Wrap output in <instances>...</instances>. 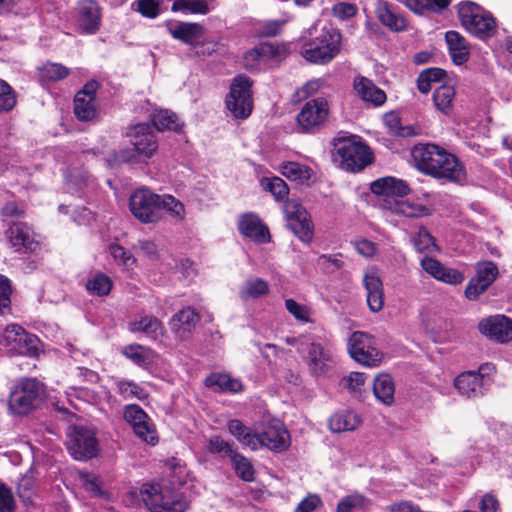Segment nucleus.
<instances>
[{"instance_id":"f257e3e1","label":"nucleus","mask_w":512,"mask_h":512,"mask_svg":"<svg viewBox=\"0 0 512 512\" xmlns=\"http://www.w3.org/2000/svg\"><path fill=\"white\" fill-rule=\"evenodd\" d=\"M416 169L437 180L461 184L466 181L465 165L444 147L434 143H418L411 149Z\"/></svg>"},{"instance_id":"f03ea898","label":"nucleus","mask_w":512,"mask_h":512,"mask_svg":"<svg viewBox=\"0 0 512 512\" xmlns=\"http://www.w3.org/2000/svg\"><path fill=\"white\" fill-rule=\"evenodd\" d=\"M127 135L130 138L131 147L113 151L108 158L111 167L122 164L147 163L157 154L158 138L148 123L131 126Z\"/></svg>"},{"instance_id":"7ed1b4c3","label":"nucleus","mask_w":512,"mask_h":512,"mask_svg":"<svg viewBox=\"0 0 512 512\" xmlns=\"http://www.w3.org/2000/svg\"><path fill=\"white\" fill-rule=\"evenodd\" d=\"M332 156L339 167L347 172L357 173L373 163L371 148L357 135H340L332 140Z\"/></svg>"},{"instance_id":"20e7f679","label":"nucleus","mask_w":512,"mask_h":512,"mask_svg":"<svg viewBox=\"0 0 512 512\" xmlns=\"http://www.w3.org/2000/svg\"><path fill=\"white\" fill-rule=\"evenodd\" d=\"M140 495L149 512H185L189 507L183 494L166 481L143 484Z\"/></svg>"},{"instance_id":"39448f33","label":"nucleus","mask_w":512,"mask_h":512,"mask_svg":"<svg viewBox=\"0 0 512 512\" xmlns=\"http://www.w3.org/2000/svg\"><path fill=\"white\" fill-rule=\"evenodd\" d=\"M457 14L462 26L480 40L489 39L496 33V19L489 11L472 1L460 2Z\"/></svg>"},{"instance_id":"423d86ee","label":"nucleus","mask_w":512,"mask_h":512,"mask_svg":"<svg viewBox=\"0 0 512 512\" xmlns=\"http://www.w3.org/2000/svg\"><path fill=\"white\" fill-rule=\"evenodd\" d=\"M341 42L342 35L339 30L324 27L318 37L304 45L302 56L314 64H327L340 53Z\"/></svg>"},{"instance_id":"0eeeda50","label":"nucleus","mask_w":512,"mask_h":512,"mask_svg":"<svg viewBox=\"0 0 512 512\" xmlns=\"http://www.w3.org/2000/svg\"><path fill=\"white\" fill-rule=\"evenodd\" d=\"M253 82L244 75L235 77L225 98V107L235 119L245 120L253 111Z\"/></svg>"},{"instance_id":"6e6552de","label":"nucleus","mask_w":512,"mask_h":512,"mask_svg":"<svg viewBox=\"0 0 512 512\" xmlns=\"http://www.w3.org/2000/svg\"><path fill=\"white\" fill-rule=\"evenodd\" d=\"M44 393V386L38 380L23 379L10 392L9 408L15 414H27L42 400Z\"/></svg>"},{"instance_id":"1a4fd4ad","label":"nucleus","mask_w":512,"mask_h":512,"mask_svg":"<svg viewBox=\"0 0 512 512\" xmlns=\"http://www.w3.org/2000/svg\"><path fill=\"white\" fill-rule=\"evenodd\" d=\"M131 214L142 224L160 222L159 195L148 188L136 189L129 197Z\"/></svg>"},{"instance_id":"9d476101","label":"nucleus","mask_w":512,"mask_h":512,"mask_svg":"<svg viewBox=\"0 0 512 512\" xmlns=\"http://www.w3.org/2000/svg\"><path fill=\"white\" fill-rule=\"evenodd\" d=\"M66 446L70 455L80 461L89 460L99 452L95 433L84 426L69 427Z\"/></svg>"},{"instance_id":"9b49d317","label":"nucleus","mask_w":512,"mask_h":512,"mask_svg":"<svg viewBox=\"0 0 512 512\" xmlns=\"http://www.w3.org/2000/svg\"><path fill=\"white\" fill-rule=\"evenodd\" d=\"M329 116V103L324 97L308 100L296 116L301 132L315 134L327 122Z\"/></svg>"},{"instance_id":"f8f14e48","label":"nucleus","mask_w":512,"mask_h":512,"mask_svg":"<svg viewBox=\"0 0 512 512\" xmlns=\"http://www.w3.org/2000/svg\"><path fill=\"white\" fill-rule=\"evenodd\" d=\"M5 237L16 253L31 255L41 249L37 234L27 222H9L5 230Z\"/></svg>"},{"instance_id":"ddd939ff","label":"nucleus","mask_w":512,"mask_h":512,"mask_svg":"<svg viewBox=\"0 0 512 512\" xmlns=\"http://www.w3.org/2000/svg\"><path fill=\"white\" fill-rule=\"evenodd\" d=\"M284 213L287 227L302 242L310 243L314 237V225L310 214L297 201H286Z\"/></svg>"},{"instance_id":"4468645a","label":"nucleus","mask_w":512,"mask_h":512,"mask_svg":"<svg viewBox=\"0 0 512 512\" xmlns=\"http://www.w3.org/2000/svg\"><path fill=\"white\" fill-rule=\"evenodd\" d=\"M124 419L131 425L135 435L142 441L150 445H155L158 442L154 423L139 405H126L124 408Z\"/></svg>"},{"instance_id":"2eb2a0df","label":"nucleus","mask_w":512,"mask_h":512,"mask_svg":"<svg viewBox=\"0 0 512 512\" xmlns=\"http://www.w3.org/2000/svg\"><path fill=\"white\" fill-rule=\"evenodd\" d=\"M100 88V83L92 79L84 84L73 100V110L75 117L81 122H89L97 117L98 110L96 104V93Z\"/></svg>"},{"instance_id":"dca6fc26","label":"nucleus","mask_w":512,"mask_h":512,"mask_svg":"<svg viewBox=\"0 0 512 512\" xmlns=\"http://www.w3.org/2000/svg\"><path fill=\"white\" fill-rule=\"evenodd\" d=\"M478 330L493 342L509 343L512 341V318L504 314L490 315L479 321Z\"/></svg>"},{"instance_id":"f3484780","label":"nucleus","mask_w":512,"mask_h":512,"mask_svg":"<svg viewBox=\"0 0 512 512\" xmlns=\"http://www.w3.org/2000/svg\"><path fill=\"white\" fill-rule=\"evenodd\" d=\"M7 352H39L40 339L33 333L27 332L18 324L8 325L3 333Z\"/></svg>"},{"instance_id":"a211bd4d","label":"nucleus","mask_w":512,"mask_h":512,"mask_svg":"<svg viewBox=\"0 0 512 512\" xmlns=\"http://www.w3.org/2000/svg\"><path fill=\"white\" fill-rule=\"evenodd\" d=\"M238 232L256 244H267L271 241L269 227L255 212H246L239 215L237 220Z\"/></svg>"},{"instance_id":"6ab92c4d","label":"nucleus","mask_w":512,"mask_h":512,"mask_svg":"<svg viewBox=\"0 0 512 512\" xmlns=\"http://www.w3.org/2000/svg\"><path fill=\"white\" fill-rule=\"evenodd\" d=\"M164 25L173 39L189 46H195L205 32L204 26L197 22L168 19Z\"/></svg>"},{"instance_id":"aec40b11","label":"nucleus","mask_w":512,"mask_h":512,"mask_svg":"<svg viewBox=\"0 0 512 512\" xmlns=\"http://www.w3.org/2000/svg\"><path fill=\"white\" fill-rule=\"evenodd\" d=\"M259 448L267 447L272 451H284L290 445V435L283 423L280 421L271 422L265 427L261 434H258Z\"/></svg>"},{"instance_id":"412c9836","label":"nucleus","mask_w":512,"mask_h":512,"mask_svg":"<svg viewBox=\"0 0 512 512\" xmlns=\"http://www.w3.org/2000/svg\"><path fill=\"white\" fill-rule=\"evenodd\" d=\"M420 265L434 279L450 285H458L464 281V275L455 268L445 267L438 259L424 257Z\"/></svg>"},{"instance_id":"4be33fe9","label":"nucleus","mask_w":512,"mask_h":512,"mask_svg":"<svg viewBox=\"0 0 512 512\" xmlns=\"http://www.w3.org/2000/svg\"><path fill=\"white\" fill-rule=\"evenodd\" d=\"M200 320L198 312L188 306L174 314L169 322L171 331L180 339L190 336Z\"/></svg>"},{"instance_id":"5701e85b","label":"nucleus","mask_w":512,"mask_h":512,"mask_svg":"<svg viewBox=\"0 0 512 512\" xmlns=\"http://www.w3.org/2000/svg\"><path fill=\"white\" fill-rule=\"evenodd\" d=\"M101 7L95 0H82L79 6V27L86 34H95L101 25Z\"/></svg>"},{"instance_id":"b1692460","label":"nucleus","mask_w":512,"mask_h":512,"mask_svg":"<svg viewBox=\"0 0 512 512\" xmlns=\"http://www.w3.org/2000/svg\"><path fill=\"white\" fill-rule=\"evenodd\" d=\"M373 194L384 197H404L410 193V187L405 180L393 176L381 177L370 185Z\"/></svg>"},{"instance_id":"393cba45","label":"nucleus","mask_w":512,"mask_h":512,"mask_svg":"<svg viewBox=\"0 0 512 512\" xmlns=\"http://www.w3.org/2000/svg\"><path fill=\"white\" fill-rule=\"evenodd\" d=\"M362 284L366 290V302L371 312H379L384 305L383 282L376 273H366Z\"/></svg>"},{"instance_id":"a878e982","label":"nucleus","mask_w":512,"mask_h":512,"mask_svg":"<svg viewBox=\"0 0 512 512\" xmlns=\"http://www.w3.org/2000/svg\"><path fill=\"white\" fill-rule=\"evenodd\" d=\"M378 20L393 32H401L407 28V20L398 13L396 7L387 1H379L376 7Z\"/></svg>"},{"instance_id":"bb28decb","label":"nucleus","mask_w":512,"mask_h":512,"mask_svg":"<svg viewBox=\"0 0 512 512\" xmlns=\"http://www.w3.org/2000/svg\"><path fill=\"white\" fill-rule=\"evenodd\" d=\"M445 41L448 46V52L451 60L455 65H463L469 60V43L458 31H447L445 33Z\"/></svg>"},{"instance_id":"cd10ccee","label":"nucleus","mask_w":512,"mask_h":512,"mask_svg":"<svg viewBox=\"0 0 512 512\" xmlns=\"http://www.w3.org/2000/svg\"><path fill=\"white\" fill-rule=\"evenodd\" d=\"M454 385L460 394L467 398L478 397L483 394L484 385L476 371H465L458 375Z\"/></svg>"},{"instance_id":"c85d7f7f","label":"nucleus","mask_w":512,"mask_h":512,"mask_svg":"<svg viewBox=\"0 0 512 512\" xmlns=\"http://www.w3.org/2000/svg\"><path fill=\"white\" fill-rule=\"evenodd\" d=\"M362 424L361 416L353 410H342L331 416L329 428L333 433L353 431Z\"/></svg>"},{"instance_id":"c756f323","label":"nucleus","mask_w":512,"mask_h":512,"mask_svg":"<svg viewBox=\"0 0 512 512\" xmlns=\"http://www.w3.org/2000/svg\"><path fill=\"white\" fill-rule=\"evenodd\" d=\"M354 88L362 100L370 102L375 106H380L387 100L386 93L366 77H360L355 80Z\"/></svg>"},{"instance_id":"7c9ffc66","label":"nucleus","mask_w":512,"mask_h":512,"mask_svg":"<svg viewBox=\"0 0 512 512\" xmlns=\"http://www.w3.org/2000/svg\"><path fill=\"white\" fill-rule=\"evenodd\" d=\"M150 120L153 126L159 132H180L183 127V125L179 122L177 114L168 109L155 110L150 115Z\"/></svg>"},{"instance_id":"2f4dec72","label":"nucleus","mask_w":512,"mask_h":512,"mask_svg":"<svg viewBox=\"0 0 512 512\" xmlns=\"http://www.w3.org/2000/svg\"><path fill=\"white\" fill-rule=\"evenodd\" d=\"M373 392L375 397L385 405L394 402L395 386L392 377L388 374H381L374 380Z\"/></svg>"},{"instance_id":"473e14b6","label":"nucleus","mask_w":512,"mask_h":512,"mask_svg":"<svg viewBox=\"0 0 512 512\" xmlns=\"http://www.w3.org/2000/svg\"><path fill=\"white\" fill-rule=\"evenodd\" d=\"M228 430L234 437L238 439V441L250 449L257 450L259 448L258 434L253 433L240 420H230L228 423Z\"/></svg>"},{"instance_id":"72a5a7b5","label":"nucleus","mask_w":512,"mask_h":512,"mask_svg":"<svg viewBox=\"0 0 512 512\" xmlns=\"http://www.w3.org/2000/svg\"><path fill=\"white\" fill-rule=\"evenodd\" d=\"M455 94V88L452 85L443 84L439 86L433 92L435 107L445 115L450 114L453 110Z\"/></svg>"},{"instance_id":"f704fd0d","label":"nucleus","mask_w":512,"mask_h":512,"mask_svg":"<svg viewBox=\"0 0 512 512\" xmlns=\"http://www.w3.org/2000/svg\"><path fill=\"white\" fill-rule=\"evenodd\" d=\"M69 74V68L61 63L46 62L38 68V75L41 83L58 82L67 78Z\"/></svg>"},{"instance_id":"c9c22d12","label":"nucleus","mask_w":512,"mask_h":512,"mask_svg":"<svg viewBox=\"0 0 512 512\" xmlns=\"http://www.w3.org/2000/svg\"><path fill=\"white\" fill-rule=\"evenodd\" d=\"M446 77L447 73L442 68H426L417 77V89L420 93L427 94L431 90L432 83L440 82Z\"/></svg>"},{"instance_id":"e433bc0d","label":"nucleus","mask_w":512,"mask_h":512,"mask_svg":"<svg viewBox=\"0 0 512 512\" xmlns=\"http://www.w3.org/2000/svg\"><path fill=\"white\" fill-rule=\"evenodd\" d=\"M205 382L208 387H218L223 392L237 393L242 390L241 381L227 374H211Z\"/></svg>"},{"instance_id":"4c0bfd02","label":"nucleus","mask_w":512,"mask_h":512,"mask_svg":"<svg viewBox=\"0 0 512 512\" xmlns=\"http://www.w3.org/2000/svg\"><path fill=\"white\" fill-rule=\"evenodd\" d=\"M375 350V339L363 331H355L348 341V352H371Z\"/></svg>"},{"instance_id":"58836bf2","label":"nucleus","mask_w":512,"mask_h":512,"mask_svg":"<svg viewBox=\"0 0 512 512\" xmlns=\"http://www.w3.org/2000/svg\"><path fill=\"white\" fill-rule=\"evenodd\" d=\"M132 330L143 332L154 340H156L159 335H163V326L161 321L153 316H145L142 317L139 321L132 323Z\"/></svg>"},{"instance_id":"ea45409f","label":"nucleus","mask_w":512,"mask_h":512,"mask_svg":"<svg viewBox=\"0 0 512 512\" xmlns=\"http://www.w3.org/2000/svg\"><path fill=\"white\" fill-rule=\"evenodd\" d=\"M172 12L206 15L210 12L207 0H174Z\"/></svg>"},{"instance_id":"a19ab883","label":"nucleus","mask_w":512,"mask_h":512,"mask_svg":"<svg viewBox=\"0 0 512 512\" xmlns=\"http://www.w3.org/2000/svg\"><path fill=\"white\" fill-rule=\"evenodd\" d=\"M412 244L418 253L439 251L436 239L430 234L425 226H421L418 232L412 237Z\"/></svg>"},{"instance_id":"79ce46f5","label":"nucleus","mask_w":512,"mask_h":512,"mask_svg":"<svg viewBox=\"0 0 512 512\" xmlns=\"http://www.w3.org/2000/svg\"><path fill=\"white\" fill-rule=\"evenodd\" d=\"M398 216L406 218H422L432 215L433 209L424 204L409 200H401L398 205Z\"/></svg>"},{"instance_id":"37998d69","label":"nucleus","mask_w":512,"mask_h":512,"mask_svg":"<svg viewBox=\"0 0 512 512\" xmlns=\"http://www.w3.org/2000/svg\"><path fill=\"white\" fill-rule=\"evenodd\" d=\"M164 211L169 212L173 217L179 220H182L185 215L183 203L170 194L159 195L160 221L164 217Z\"/></svg>"},{"instance_id":"c03bdc74","label":"nucleus","mask_w":512,"mask_h":512,"mask_svg":"<svg viewBox=\"0 0 512 512\" xmlns=\"http://www.w3.org/2000/svg\"><path fill=\"white\" fill-rule=\"evenodd\" d=\"M269 293V284L261 278L248 279L244 287L240 290L239 295L242 299L259 298Z\"/></svg>"},{"instance_id":"a18cd8bd","label":"nucleus","mask_w":512,"mask_h":512,"mask_svg":"<svg viewBox=\"0 0 512 512\" xmlns=\"http://www.w3.org/2000/svg\"><path fill=\"white\" fill-rule=\"evenodd\" d=\"M266 62L267 58L265 56V50L262 42L254 48L246 51L243 56V65L245 69L249 71L260 70L261 65Z\"/></svg>"},{"instance_id":"49530a36","label":"nucleus","mask_w":512,"mask_h":512,"mask_svg":"<svg viewBox=\"0 0 512 512\" xmlns=\"http://www.w3.org/2000/svg\"><path fill=\"white\" fill-rule=\"evenodd\" d=\"M113 287V281L104 273H98L86 283V289L97 296H106Z\"/></svg>"},{"instance_id":"de8ad7c7","label":"nucleus","mask_w":512,"mask_h":512,"mask_svg":"<svg viewBox=\"0 0 512 512\" xmlns=\"http://www.w3.org/2000/svg\"><path fill=\"white\" fill-rule=\"evenodd\" d=\"M262 185L265 190L269 191L276 201H286L289 195V187L287 183L280 177L264 178Z\"/></svg>"},{"instance_id":"09e8293b","label":"nucleus","mask_w":512,"mask_h":512,"mask_svg":"<svg viewBox=\"0 0 512 512\" xmlns=\"http://www.w3.org/2000/svg\"><path fill=\"white\" fill-rule=\"evenodd\" d=\"M115 384L117 392L126 400H145L148 396L145 390L133 381L117 380Z\"/></svg>"},{"instance_id":"8fccbe9b","label":"nucleus","mask_w":512,"mask_h":512,"mask_svg":"<svg viewBox=\"0 0 512 512\" xmlns=\"http://www.w3.org/2000/svg\"><path fill=\"white\" fill-rule=\"evenodd\" d=\"M13 291L12 281L6 275L0 274V316L11 314Z\"/></svg>"},{"instance_id":"3c124183","label":"nucleus","mask_w":512,"mask_h":512,"mask_svg":"<svg viewBox=\"0 0 512 512\" xmlns=\"http://www.w3.org/2000/svg\"><path fill=\"white\" fill-rule=\"evenodd\" d=\"M231 462L234 466L236 474L246 482H252L254 480L255 472L250 461L242 456L241 454L235 452L231 456Z\"/></svg>"},{"instance_id":"603ef678","label":"nucleus","mask_w":512,"mask_h":512,"mask_svg":"<svg viewBox=\"0 0 512 512\" xmlns=\"http://www.w3.org/2000/svg\"><path fill=\"white\" fill-rule=\"evenodd\" d=\"M498 274L497 265L492 261H485L477 265L475 278L488 288L496 280Z\"/></svg>"},{"instance_id":"864d4df0","label":"nucleus","mask_w":512,"mask_h":512,"mask_svg":"<svg viewBox=\"0 0 512 512\" xmlns=\"http://www.w3.org/2000/svg\"><path fill=\"white\" fill-rule=\"evenodd\" d=\"M16 104V92L9 83L0 79V114L10 112Z\"/></svg>"},{"instance_id":"5fc2aeb1","label":"nucleus","mask_w":512,"mask_h":512,"mask_svg":"<svg viewBox=\"0 0 512 512\" xmlns=\"http://www.w3.org/2000/svg\"><path fill=\"white\" fill-rule=\"evenodd\" d=\"M369 504V500L359 494L354 493L343 497L337 504L336 512H353L356 509H362Z\"/></svg>"},{"instance_id":"6e6d98bb","label":"nucleus","mask_w":512,"mask_h":512,"mask_svg":"<svg viewBox=\"0 0 512 512\" xmlns=\"http://www.w3.org/2000/svg\"><path fill=\"white\" fill-rule=\"evenodd\" d=\"M262 43L267 61L274 60L280 62L286 59L290 54L289 46L286 43Z\"/></svg>"},{"instance_id":"4d7b16f0","label":"nucleus","mask_w":512,"mask_h":512,"mask_svg":"<svg viewBox=\"0 0 512 512\" xmlns=\"http://www.w3.org/2000/svg\"><path fill=\"white\" fill-rule=\"evenodd\" d=\"M310 169L297 162H288L283 166L282 174L289 180L304 181L310 178Z\"/></svg>"},{"instance_id":"13d9d810","label":"nucleus","mask_w":512,"mask_h":512,"mask_svg":"<svg viewBox=\"0 0 512 512\" xmlns=\"http://www.w3.org/2000/svg\"><path fill=\"white\" fill-rule=\"evenodd\" d=\"M385 123L390 132L396 136L410 137L414 134L413 127L403 126L401 118L395 113L387 114L385 117Z\"/></svg>"},{"instance_id":"bf43d9fd","label":"nucleus","mask_w":512,"mask_h":512,"mask_svg":"<svg viewBox=\"0 0 512 512\" xmlns=\"http://www.w3.org/2000/svg\"><path fill=\"white\" fill-rule=\"evenodd\" d=\"M317 264L327 273H333L344 266L341 253L321 254L317 258Z\"/></svg>"},{"instance_id":"052dcab7","label":"nucleus","mask_w":512,"mask_h":512,"mask_svg":"<svg viewBox=\"0 0 512 512\" xmlns=\"http://www.w3.org/2000/svg\"><path fill=\"white\" fill-rule=\"evenodd\" d=\"M109 251L113 259L120 265L128 268L135 264L136 259L132 253L119 244H111Z\"/></svg>"},{"instance_id":"680f3d73","label":"nucleus","mask_w":512,"mask_h":512,"mask_svg":"<svg viewBox=\"0 0 512 512\" xmlns=\"http://www.w3.org/2000/svg\"><path fill=\"white\" fill-rule=\"evenodd\" d=\"M162 0H137V8L135 9L143 17L155 19L160 15V5Z\"/></svg>"},{"instance_id":"e2e57ef3","label":"nucleus","mask_w":512,"mask_h":512,"mask_svg":"<svg viewBox=\"0 0 512 512\" xmlns=\"http://www.w3.org/2000/svg\"><path fill=\"white\" fill-rule=\"evenodd\" d=\"M25 207L16 201H9L1 208L0 215L3 219H15L14 221H20L19 219L25 216Z\"/></svg>"},{"instance_id":"0e129e2a","label":"nucleus","mask_w":512,"mask_h":512,"mask_svg":"<svg viewBox=\"0 0 512 512\" xmlns=\"http://www.w3.org/2000/svg\"><path fill=\"white\" fill-rule=\"evenodd\" d=\"M208 451L214 454H222L231 458L236 451L232 449L229 442L223 440L219 436H214L209 440Z\"/></svg>"},{"instance_id":"69168bd1","label":"nucleus","mask_w":512,"mask_h":512,"mask_svg":"<svg viewBox=\"0 0 512 512\" xmlns=\"http://www.w3.org/2000/svg\"><path fill=\"white\" fill-rule=\"evenodd\" d=\"M15 501L11 489L0 482V512H13Z\"/></svg>"},{"instance_id":"338daca9","label":"nucleus","mask_w":512,"mask_h":512,"mask_svg":"<svg viewBox=\"0 0 512 512\" xmlns=\"http://www.w3.org/2000/svg\"><path fill=\"white\" fill-rule=\"evenodd\" d=\"M358 8L353 3L339 2L332 8L333 15L340 19L346 20L357 14Z\"/></svg>"},{"instance_id":"774afa93","label":"nucleus","mask_w":512,"mask_h":512,"mask_svg":"<svg viewBox=\"0 0 512 512\" xmlns=\"http://www.w3.org/2000/svg\"><path fill=\"white\" fill-rule=\"evenodd\" d=\"M322 500L318 494H308L302 499L294 512H313L322 506Z\"/></svg>"}]
</instances>
